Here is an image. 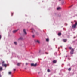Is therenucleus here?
Returning a JSON list of instances; mask_svg holds the SVG:
<instances>
[{
    "instance_id": "obj_19",
    "label": "nucleus",
    "mask_w": 77,
    "mask_h": 77,
    "mask_svg": "<svg viewBox=\"0 0 77 77\" xmlns=\"http://www.w3.org/2000/svg\"><path fill=\"white\" fill-rule=\"evenodd\" d=\"M4 63H5V62H4V61H3L2 62V65H3V64H4Z\"/></svg>"
},
{
    "instance_id": "obj_4",
    "label": "nucleus",
    "mask_w": 77,
    "mask_h": 77,
    "mask_svg": "<svg viewBox=\"0 0 77 77\" xmlns=\"http://www.w3.org/2000/svg\"><path fill=\"white\" fill-rule=\"evenodd\" d=\"M31 30H32V33H34V32H35V30H34V29H33V28H32L31 29Z\"/></svg>"
},
{
    "instance_id": "obj_26",
    "label": "nucleus",
    "mask_w": 77,
    "mask_h": 77,
    "mask_svg": "<svg viewBox=\"0 0 77 77\" xmlns=\"http://www.w3.org/2000/svg\"><path fill=\"white\" fill-rule=\"evenodd\" d=\"M26 65H28V63H26Z\"/></svg>"
},
{
    "instance_id": "obj_12",
    "label": "nucleus",
    "mask_w": 77,
    "mask_h": 77,
    "mask_svg": "<svg viewBox=\"0 0 77 77\" xmlns=\"http://www.w3.org/2000/svg\"><path fill=\"white\" fill-rule=\"evenodd\" d=\"M14 44L15 45H17V42H14Z\"/></svg>"
},
{
    "instance_id": "obj_27",
    "label": "nucleus",
    "mask_w": 77,
    "mask_h": 77,
    "mask_svg": "<svg viewBox=\"0 0 77 77\" xmlns=\"http://www.w3.org/2000/svg\"><path fill=\"white\" fill-rule=\"evenodd\" d=\"M45 53L46 54H48V53H47V52H45Z\"/></svg>"
},
{
    "instance_id": "obj_30",
    "label": "nucleus",
    "mask_w": 77,
    "mask_h": 77,
    "mask_svg": "<svg viewBox=\"0 0 77 77\" xmlns=\"http://www.w3.org/2000/svg\"><path fill=\"white\" fill-rule=\"evenodd\" d=\"M12 15H13V14H12Z\"/></svg>"
},
{
    "instance_id": "obj_7",
    "label": "nucleus",
    "mask_w": 77,
    "mask_h": 77,
    "mask_svg": "<svg viewBox=\"0 0 77 77\" xmlns=\"http://www.w3.org/2000/svg\"><path fill=\"white\" fill-rule=\"evenodd\" d=\"M17 31H18V30L13 31V33H16V32H17Z\"/></svg>"
},
{
    "instance_id": "obj_25",
    "label": "nucleus",
    "mask_w": 77,
    "mask_h": 77,
    "mask_svg": "<svg viewBox=\"0 0 77 77\" xmlns=\"http://www.w3.org/2000/svg\"><path fill=\"white\" fill-rule=\"evenodd\" d=\"M69 48V49H71V48H72L71 47H70Z\"/></svg>"
},
{
    "instance_id": "obj_13",
    "label": "nucleus",
    "mask_w": 77,
    "mask_h": 77,
    "mask_svg": "<svg viewBox=\"0 0 77 77\" xmlns=\"http://www.w3.org/2000/svg\"><path fill=\"white\" fill-rule=\"evenodd\" d=\"M3 69V68L2 67H0V71H2Z\"/></svg>"
},
{
    "instance_id": "obj_23",
    "label": "nucleus",
    "mask_w": 77,
    "mask_h": 77,
    "mask_svg": "<svg viewBox=\"0 0 77 77\" xmlns=\"http://www.w3.org/2000/svg\"><path fill=\"white\" fill-rule=\"evenodd\" d=\"M32 37H33V38H34V37H35V35H32Z\"/></svg>"
},
{
    "instance_id": "obj_3",
    "label": "nucleus",
    "mask_w": 77,
    "mask_h": 77,
    "mask_svg": "<svg viewBox=\"0 0 77 77\" xmlns=\"http://www.w3.org/2000/svg\"><path fill=\"white\" fill-rule=\"evenodd\" d=\"M36 65H37V64H34L33 63H32L31 64V66H36Z\"/></svg>"
},
{
    "instance_id": "obj_22",
    "label": "nucleus",
    "mask_w": 77,
    "mask_h": 77,
    "mask_svg": "<svg viewBox=\"0 0 77 77\" xmlns=\"http://www.w3.org/2000/svg\"><path fill=\"white\" fill-rule=\"evenodd\" d=\"M1 38H2V36H1V35H0V39H1Z\"/></svg>"
},
{
    "instance_id": "obj_29",
    "label": "nucleus",
    "mask_w": 77,
    "mask_h": 77,
    "mask_svg": "<svg viewBox=\"0 0 77 77\" xmlns=\"http://www.w3.org/2000/svg\"><path fill=\"white\" fill-rule=\"evenodd\" d=\"M71 23H72V24H73V23H72V22H71Z\"/></svg>"
},
{
    "instance_id": "obj_2",
    "label": "nucleus",
    "mask_w": 77,
    "mask_h": 77,
    "mask_svg": "<svg viewBox=\"0 0 77 77\" xmlns=\"http://www.w3.org/2000/svg\"><path fill=\"white\" fill-rule=\"evenodd\" d=\"M74 49H72L70 52V53L71 54H72L74 53Z\"/></svg>"
},
{
    "instance_id": "obj_5",
    "label": "nucleus",
    "mask_w": 77,
    "mask_h": 77,
    "mask_svg": "<svg viewBox=\"0 0 77 77\" xmlns=\"http://www.w3.org/2000/svg\"><path fill=\"white\" fill-rule=\"evenodd\" d=\"M23 32H24V34H25V35H27V32H26V29H23Z\"/></svg>"
},
{
    "instance_id": "obj_31",
    "label": "nucleus",
    "mask_w": 77,
    "mask_h": 77,
    "mask_svg": "<svg viewBox=\"0 0 77 77\" xmlns=\"http://www.w3.org/2000/svg\"><path fill=\"white\" fill-rule=\"evenodd\" d=\"M54 41L55 40V39H54Z\"/></svg>"
},
{
    "instance_id": "obj_28",
    "label": "nucleus",
    "mask_w": 77,
    "mask_h": 77,
    "mask_svg": "<svg viewBox=\"0 0 77 77\" xmlns=\"http://www.w3.org/2000/svg\"><path fill=\"white\" fill-rule=\"evenodd\" d=\"M75 38H76L75 37H74L73 38L74 39Z\"/></svg>"
},
{
    "instance_id": "obj_18",
    "label": "nucleus",
    "mask_w": 77,
    "mask_h": 77,
    "mask_svg": "<svg viewBox=\"0 0 77 77\" xmlns=\"http://www.w3.org/2000/svg\"><path fill=\"white\" fill-rule=\"evenodd\" d=\"M37 42H38V43H40L39 41V40H37L36 41Z\"/></svg>"
},
{
    "instance_id": "obj_14",
    "label": "nucleus",
    "mask_w": 77,
    "mask_h": 77,
    "mask_svg": "<svg viewBox=\"0 0 77 77\" xmlns=\"http://www.w3.org/2000/svg\"><path fill=\"white\" fill-rule=\"evenodd\" d=\"M46 41L48 42L49 41V39L48 38H47L46 39Z\"/></svg>"
},
{
    "instance_id": "obj_9",
    "label": "nucleus",
    "mask_w": 77,
    "mask_h": 77,
    "mask_svg": "<svg viewBox=\"0 0 77 77\" xmlns=\"http://www.w3.org/2000/svg\"><path fill=\"white\" fill-rule=\"evenodd\" d=\"M53 63H56V60H54L53 61Z\"/></svg>"
},
{
    "instance_id": "obj_20",
    "label": "nucleus",
    "mask_w": 77,
    "mask_h": 77,
    "mask_svg": "<svg viewBox=\"0 0 77 77\" xmlns=\"http://www.w3.org/2000/svg\"><path fill=\"white\" fill-rule=\"evenodd\" d=\"M48 72H50V70L49 69H48Z\"/></svg>"
},
{
    "instance_id": "obj_1",
    "label": "nucleus",
    "mask_w": 77,
    "mask_h": 77,
    "mask_svg": "<svg viewBox=\"0 0 77 77\" xmlns=\"http://www.w3.org/2000/svg\"><path fill=\"white\" fill-rule=\"evenodd\" d=\"M74 22H75V24L72 25V27H73V28H74V29H75V28H76V27H77V22L76 21L74 20Z\"/></svg>"
},
{
    "instance_id": "obj_21",
    "label": "nucleus",
    "mask_w": 77,
    "mask_h": 77,
    "mask_svg": "<svg viewBox=\"0 0 77 77\" xmlns=\"http://www.w3.org/2000/svg\"><path fill=\"white\" fill-rule=\"evenodd\" d=\"M69 71H71V68H70L68 69Z\"/></svg>"
},
{
    "instance_id": "obj_6",
    "label": "nucleus",
    "mask_w": 77,
    "mask_h": 77,
    "mask_svg": "<svg viewBox=\"0 0 77 77\" xmlns=\"http://www.w3.org/2000/svg\"><path fill=\"white\" fill-rule=\"evenodd\" d=\"M2 66H5V67H6V66H7V65L6 64H3Z\"/></svg>"
},
{
    "instance_id": "obj_16",
    "label": "nucleus",
    "mask_w": 77,
    "mask_h": 77,
    "mask_svg": "<svg viewBox=\"0 0 77 77\" xmlns=\"http://www.w3.org/2000/svg\"><path fill=\"white\" fill-rule=\"evenodd\" d=\"M8 74H12V72H9Z\"/></svg>"
},
{
    "instance_id": "obj_10",
    "label": "nucleus",
    "mask_w": 77,
    "mask_h": 77,
    "mask_svg": "<svg viewBox=\"0 0 77 77\" xmlns=\"http://www.w3.org/2000/svg\"><path fill=\"white\" fill-rule=\"evenodd\" d=\"M21 63H17V66H20L21 65Z\"/></svg>"
},
{
    "instance_id": "obj_8",
    "label": "nucleus",
    "mask_w": 77,
    "mask_h": 77,
    "mask_svg": "<svg viewBox=\"0 0 77 77\" xmlns=\"http://www.w3.org/2000/svg\"><path fill=\"white\" fill-rule=\"evenodd\" d=\"M61 9V8L60 7H58L57 8V10H60Z\"/></svg>"
},
{
    "instance_id": "obj_17",
    "label": "nucleus",
    "mask_w": 77,
    "mask_h": 77,
    "mask_svg": "<svg viewBox=\"0 0 77 77\" xmlns=\"http://www.w3.org/2000/svg\"><path fill=\"white\" fill-rule=\"evenodd\" d=\"M66 39H64L63 40V41H64V42H66Z\"/></svg>"
},
{
    "instance_id": "obj_11",
    "label": "nucleus",
    "mask_w": 77,
    "mask_h": 77,
    "mask_svg": "<svg viewBox=\"0 0 77 77\" xmlns=\"http://www.w3.org/2000/svg\"><path fill=\"white\" fill-rule=\"evenodd\" d=\"M20 39H21V40H22V39H23V38L20 37L19 39H18V40H20Z\"/></svg>"
},
{
    "instance_id": "obj_24",
    "label": "nucleus",
    "mask_w": 77,
    "mask_h": 77,
    "mask_svg": "<svg viewBox=\"0 0 77 77\" xmlns=\"http://www.w3.org/2000/svg\"><path fill=\"white\" fill-rule=\"evenodd\" d=\"M16 70V69H14V71H15Z\"/></svg>"
},
{
    "instance_id": "obj_15",
    "label": "nucleus",
    "mask_w": 77,
    "mask_h": 77,
    "mask_svg": "<svg viewBox=\"0 0 77 77\" xmlns=\"http://www.w3.org/2000/svg\"><path fill=\"white\" fill-rule=\"evenodd\" d=\"M58 36H60V35H61V33H58Z\"/></svg>"
}]
</instances>
